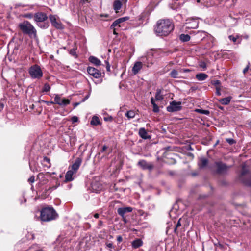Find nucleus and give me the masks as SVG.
<instances>
[{"label":"nucleus","mask_w":251,"mask_h":251,"mask_svg":"<svg viewBox=\"0 0 251 251\" xmlns=\"http://www.w3.org/2000/svg\"><path fill=\"white\" fill-rule=\"evenodd\" d=\"M199 66L203 70H205L207 68L206 63L204 61H200L199 62Z\"/></svg>","instance_id":"nucleus-36"},{"label":"nucleus","mask_w":251,"mask_h":251,"mask_svg":"<svg viewBox=\"0 0 251 251\" xmlns=\"http://www.w3.org/2000/svg\"><path fill=\"white\" fill-rule=\"evenodd\" d=\"M178 71L175 69H173L170 73V76L174 78H178Z\"/></svg>","instance_id":"nucleus-29"},{"label":"nucleus","mask_w":251,"mask_h":251,"mask_svg":"<svg viewBox=\"0 0 251 251\" xmlns=\"http://www.w3.org/2000/svg\"><path fill=\"white\" fill-rule=\"evenodd\" d=\"M163 99V96L161 94V90H157L155 95V99L157 100H162Z\"/></svg>","instance_id":"nucleus-32"},{"label":"nucleus","mask_w":251,"mask_h":251,"mask_svg":"<svg viewBox=\"0 0 251 251\" xmlns=\"http://www.w3.org/2000/svg\"><path fill=\"white\" fill-rule=\"evenodd\" d=\"M180 220H181V219H179L178 220V221H177L176 226H175V227L174 228V232L177 234H178V232H177V229L179 227H180L181 226V222H180Z\"/></svg>","instance_id":"nucleus-33"},{"label":"nucleus","mask_w":251,"mask_h":251,"mask_svg":"<svg viewBox=\"0 0 251 251\" xmlns=\"http://www.w3.org/2000/svg\"><path fill=\"white\" fill-rule=\"evenodd\" d=\"M239 179L245 185L251 187V173L245 164H242V170L239 176Z\"/></svg>","instance_id":"nucleus-4"},{"label":"nucleus","mask_w":251,"mask_h":251,"mask_svg":"<svg viewBox=\"0 0 251 251\" xmlns=\"http://www.w3.org/2000/svg\"><path fill=\"white\" fill-rule=\"evenodd\" d=\"M29 73L31 78L40 79L43 76V72L40 67L37 65H34L30 67Z\"/></svg>","instance_id":"nucleus-5"},{"label":"nucleus","mask_w":251,"mask_h":251,"mask_svg":"<svg viewBox=\"0 0 251 251\" xmlns=\"http://www.w3.org/2000/svg\"><path fill=\"white\" fill-rule=\"evenodd\" d=\"M88 73L95 78H100L102 76L101 72L98 69L93 67H88L87 68Z\"/></svg>","instance_id":"nucleus-8"},{"label":"nucleus","mask_w":251,"mask_h":251,"mask_svg":"<svg viewBox=\"0 0 251 251\" xmlns=\"http://www.w3.org/2000/svg\"><path fill=\"white\" fill-rule=\"evenodd\" d=\"M216 94L218 96H220L221 95V93L220 92L221 88L220 87L217 86L216 88Z\"/></svg>","instance_id":"nucleus-42"},{"label":"nucleus","mask_w":251,"mask_h":251,"mask_svg":"<svg viewBox=\"0 0 251 251\" xmlns=\"http://www.w3.org/2000/svg\"><path fill=\"white\" fill-rule=\"evenodd\" d=\"M125 115L129 119L133 118L135 116V112L133 110L127 111L125 113Z\"/></svg>","instance_id":"nucleus-27"},{"label":"nucleus","mask_w":251,"mask_h":251,"mask_svg":"<svg viewBox=\"0 0 251 251\" xmlns=\"http://www.w3.org/2000/svg\"><path fill=\"white\" fill-rule=\"evenodd\" d=\"M208 164V160L205 158H202L201 159L199 162V166L200 168H203L206 166Z\"/></svg>","instance_id":"nucleus-26"},{"label":"nucleus","mask_w":251,"mask_h":251,"mask_svg":"<svg viewBox=\"0 0 251 251\" xmlns=\"http://www.w3.org/2000/svg\"><path fill=\"white\" fill-rule=\"evenodd\" d=\"M106 68L107 71H110V65L108 62H107Z\"/></svg>","instance_id":"nucleus-50"},{"label":"nucleus","mask_w":251,"mask_h":251,"mask_svg":"<svg viewBox=\"0 0 251 251\" xmlns=\"http://www.w3.org/2000/svg\"><path fill=\"white\" fill-rule=\"evenodd\" d=\"M75 173L69 169L66 174L65 181L66 182L72 181L74 179L73 176Z\"/></svg>","instance_id":"nucleus-17"},{"label":"nucleus","mask_w":251,"mask_h":251,"mask_svg":"<svg viewBox=\"0 0 251 251\" xmlns=\"http://www.w3.org/2000/svg\"><path fill=\"white\" fill-rule=\"evenodd\" d=\"M89 61L97 66H100L101 64L100 61L98 58L93 56H91L89 58Z\"/></svg>","instance_id":"nucleus-19"},{"label":"nucleus","mask_w":251,"mask_h":251,"mask_svg":"<svg viewBox=\"0 0 251 251\" xmlns=\"http://www.w3.org/2000/svg\"><path fill=\"white\" fill-rule=\"evenodd\" d=\"M80 102H75L74 103V108H75L76 106L79 105L80 104Z\"/></svg>","instance_id":"nucleus-56"},{"label":"nucleus","mask_w":251,"mask_h":251,"mask_svg":"<svg viewBox=\"0 0 251 251\" xmlns=\"http://www.w3.org/2000/svg\"><path fill=\"white\" fill-rule=\"evenodd\" d=\"M216 172L219 174H225L226 173L230 166L226 165L222 161H217L215 163Z\"/></svg>","instance_id":"nucleus-6"},{"label":"nucleus","mask_w":251,"mask_h":251,"mask_svg":"<svg viewBox=\"0 0 251 251\" xmlns=\"http://www.w3.org/2000/svg\"><path fill=\"white\" fill-rule=\"evenodd\" d=\"M107 149V147L106 146L104 145L102 147V151H101L102 152H104L106 149Z\"/></svg>","instance_id":"nucleus-54"},{"label":"nucleus","mask_w":251,"mask_h":251,"mask_svg":"<svg viewBox=\"0 0 251 251\" xmlns=\"http://www.w3.org/2000/svg\"><path fill=\"white\" fill-rule=\"evenodd\" d=\"M58 215L51 206L43 207L40 211V219L42 222H50L57 218Z\"/></svg>","instance_id":"nucleus-2"},{"label":"nucleus","mask_w":251,"mask_h":251,"mask_svg":"<svg viewBox=\"0 0 251 251\" xmlns=\"http://www.w3.org/2000/svg\"><path fill=\"white\" fill-rule=\"evenodd\" d=\"M142 68V63L141 62H136L135 63L133 68L132 72L134 75L137 74Z\"/></svg>","instance_id":"nucleus-16"},{"label":"nucleus","mask_w":251,"mask_h":251,"mask_svg":"<svg viewBox=\"0 0 251 251\" xmlns=\"http://www.w3.org/2000/svg\"><path fill=\"white\" fill-rule=\"evenodd\" d=\"M48 19L47 15L43 12H37L34 15V20L37 23H41Z\"/></svg>","instance_id":"nucleus-10"},{"label":"nucleus","mask_w":251,"mask_h":251,"mask_svg":"<svg viewBox=\"0 0 251 251\" xmlns=\"http://www.w3.org/2000/svg\"><path fill=\"white\" fill-rule=\"evenodd\" d=\"M209 41H210V42H211V44H210V45L208 46V47H209V48H211V47H212L214 46V43L215 39H214V38L213 37L211 36V37H209Z\"/></svg>","instance_id":"nucleus-37"},{"label":"nucleus","mask_w":251,"mask_h":251,"mask_svg":"<svg viewBox=\"0 0 251 251\" xmlns=\"http://www.w3.org/2000/svg\"><path fill=\"white\" fill-rule=\"evenodd\" d=\"M94 217L95 218L97 219V218H98L99 217V214H98V213H95V214L94 215Z\"/></svg>","instance_id":"nucleus-60"},{"label":"nucleus","mask_w":251,"mask_h":251,"mask_svg":"<svg viewBox=\"0 0 251 251\" xmlns=\"http://www.w3.org/2000/svg\"><path fill=\"white\" fill-rule=\"evenodd\" d=\"M106 247L109 249H112L114 248L113 245L112 243H106Z\"/></svg>","instance_id":"nucleus-49"},{"label":"nucleus","mask_w":251,"mask_h":251,"mask_svg":"<svg viewBox=\"0 0 251 251\" xmlns=\"http://www.w3.org/2000/svg\"><path fill=\"white\" fill-rule=\"evenodd\" d=\"M100 124V122L99 118L97 116H93L91 121V124L92 125L97 126Z\"/></svg>","instance_id":"nucleus-24"},{"label":"nucleus","mask_w":251,"mask_h":251,"mask_svg":"<svg viewBox=\"0 0 251 251\" xmlns=\"http://www.w3.org/2000/svg\"><path fill=\"white\" fill-rule=\"evenodd\" d=\"M151 102L153 106V111L154 112H158L159 111V109L157 105L155 103V100L153 97L151 99Z\"/></svg>","instance_id":"nucleus-23"},{"label":"nucleus","mask_w":251,"mask_h":251,"mask_svg":"<svg viewBox=\"0 0 251 251\" xmlns=\"http://www.w3.org/2000/svg\"><path fill=\"white\" fill-rule=\"evenodd\" d=\"M19 27L24 34L28 35L30 38H37L36 30L28 21H25L20 23Z\"/></svg>","instance_id":"nucleus-3"},{"label":"nucleus","mask_w":251,"mask_h":251,"mask_svg":"<svg viewBox=\"0 0 251 251\" xmlns=\"http://www.w3.org/2000/svg\"><path fill=\"white\" fill-rule=\"evenodd\" d=\"M0 109H3L4 107V104L3 103H0Z\"/></svg>","instance_id":"nucleus-62"},{"label":"nucleus","mask_w":251,"mask_h":251,"mask_svg":"<svg viewBox=\"0 0 251 251\" xmlns=\"http://www.w3.org/2000/svg\"><path fill=\"white\" fill-rule=\"evenodd\" d=\"M96 184L95 183H92V189L94 190H95V191H97V190L95 188V186H96Z\"/></svg>","instance_id":"nucleus-55"},{"label":"nucleus","mask_w":251,"mask_h":251,"mask_svg":"<svg viewBox=\"0 0 251 251\" xmlns=\"http://www.w3.org/2000/svg\"><path fill=\"white\" fill-rule=\"evenodd\" d=\"M113 118L112 116H108L107 117H104V120L105 121H111L112 120Z\"/></svg>","instance_id":"nucleus-44"},{"label":"nucleus","mask_w":251,"mask_h":251,"mask_svg":"<svg viewBox=\"0 0 251 251\" xmlns=\"http://www.w3.org/2000/svg\"><path fill=\"white\" fill-rule=\"evenodd\" d=\"M117 240L119 242L122 241L123 238L121 236H118L117 238Z\"/></svg>","instance_id":"nucleus-51"},{"label":"nucleus","mask_w":251,"mask_h":251,"mask_svg":"<svg viewBox=\"0 0 251 251\" xmlns=\"http://www.w3.org/2000/svg\"><path fill=\"white\" fill-rule=\"evenodd\" d=\"M122 2H123L124 3H126L127 1V0H120Z\"/></svg>","instance_id":"nucleus-63"},{"label":"nucleus","mask_w":251,"mask_h":251,"mask_svg":"<svg viewBox=\"0 0 251 251\" xmlns=\"http://www.w3.org/2000/svg\"><path fill=\"white\" fill-rule=\"evenodd\" d=\"M179 39L182 42H187L190 40V36L188 34H181L179 36Z\"/></svg>","instance_id":"nucleus-25"},{"label":"nucleus","mask_w":251,"mask_h":251,"mask_svg":"<svg viewBox=\"0 0 251 251\" xmlns=\"http://www.w3.org/2000/svg\"><path fill=\"white\" fill-rule=\"evenodd\" d=\"M226 141L227 143H228L230 145H232L235 143L234 140L231 138H228L226 139Z\"/></svg>","instance_id":"nucleus-40"},{"label":"nucleus","mask_w":251,"mask_h":251,"mask_svg":"<svg viewBox=\"0 0 251 251\" xmlns=\"http://www.w3.org/2000/svg\"><path fill=\"white\" fill-rule=\"evenodd\" d=\"M35 181V177L34 176H31L29 179H28V181L30 183H33Z\"/></svg>","instance_id":"nucleus-43"},{"label":"nucleus","mask_w":251,"mask_h":251,"mask_svg":"<svg viewBox=\"0 0 251 251\" xmlns=\"http://www.w3.org/2000/svg\"><path fill=\"white\" fill-rule=\"evenodd\" d=\"M132 208L131 207H120L118 208L117 213L122 218H125V214L132 212Z\"/></svg>","instance_id":"nucleus-13"},{"label":"nucleus","mask_w":251,"mask_h":251,"mask_svg":"<svg viewBox=\"0 0 251 251\" xmlns=\"http://www.w3.org/2000/svg\"><path fill=\"white\" fill-rule=\"evenodd\" d=\"M181 102L172 101L170 105L167 107V110L170 112H176L180 111L181 109Z\"/></svg>","instance_id":"nucleus-7"},{"label":"nucleus","mask_w":251,"mask_h":251,"mask_svg":"<svg viewBox=\"0 0 251 251\" xmlns=\"http://www.w3.org/2000/svg\"><path fill=\"white\" fill-rule=\"evenodd\" d=\"M123 220L125 222V223H126L127 222V220H126V218L125 216V218H123Z\"/></svg>","instance_id":"nucleus-64"},{"label":"nucleus","mask_w":251,"mask_h":251,"mask_svg":"<svg viewBox=\"0 0 251 251\" xmlns=\"http://www.w3.org/2000/svg\"><path fill=\"white\" fill-rule=\"evenodd\" d=\"M82 162V159L80 158H77L75 162L73 164L71 167H69V169L72 170L75 173H76L77 171L79 169Z\"/></svg>","instance_id":"nucleus-12"},{"label":"nucleus","mask_w":251,"mask_h":251,"mask_svg":"<svg viewBox=\"0 0 251 251\" xmlns=\"http://www.w3.org/2000/svg\"><path fill=\"white\" fill-rule=\"evenodd\" d=\"M63 98H61V96L58 94H56L54 97V103L59 105L60 102Z\"/></svg>","instance_id":"nucleus-28"},{"label":"nucleus","mask_w":251,"mask_h":251,"mask_svg":"<svg viewBox=\"0 0 251 251\" xmlns=\"http://www.w3.org/2000/svg\"><path fill=\"white\" fill-rule=\"evenodd\" d=\"M208 77L207 75L204 73L197 74L196 75V78L199 81H203L205 80Z\"/></svg>","instance_id":"nucleus-20"},{"label":"nucleus","mask_w":251,"mask_h":251,"mask_svg":"<svg viewBox=\"0 0 251 251\" xmlns=\"http://www.w3.org/2000/svg\"><path fill=\"white\" fill-rule=\"evenodd\" d=\"M231 99L232 97L229 96L223 99H221L219 100V101L222 104L227 105L230 103Z\"/></svg>","instance_id":"nucleus-21"},{"label":"nucleus","mask_w":251,"mask_h":251,"mask_svg":"<svg viewBox=\"0 0 251 251\" xmlns=\"http://www.w3.org/2000/svg\"><path fill=\"white\" fill-rule=\"evenodd\" d=\"M50 87L49 84L46 83L44 84L43 89L42 90L43 92H48L50 91Z\"/></svg>","instance_id":"nucleus-34"},{"label":"nucleus","mask_w":251,"mask_h":251,"mask_svg":"<svg viewBox=\"0 0 251 251\" xmlns=\"http://www.w3.org/2000/svg\"><path fill=\"white\" fill-rule=\"evenodd\" d=\"M198 26V24L197 23H196L195 24V25H194L193 26H188L187 27L188 28H196Z\"/></svg>","instance_id":"nucleus-58"},{"label":"nucleus","mask_w":251,"mask_h":251,"mask_svg":"<svg viewBox=\"0 0 251 251\" xmlns=\"http://www.w3.org/2000/svg\"><path fill=\"white\" fill-rule=\"evenodd\" d=\"M49 19L51 25L56 29H62L63 28V25L62 23L59 21L57 20L55 15H50L49 16Z\"/></svg>","instance_id":"nucleus-9"},{"label":"nucleus","mask_w":251,"mask_h":251,"mask_svg":"<svg viewBox=\"0 0 251 251\" xmlns=\"http://www.w3.org/2000/svg\"><path fill=\"white\" fill-rule=\"evenodd\" d=\"M212 84L214 85L216 87L217 86H219V87H221L220 86V84H221V82L219 80H214L213 82H212Z\"/></svg>","instance_id":"nucleus-38"},{"label":"nucleus","mask_w":251,"mask_h":251,"mask_svg":"<svg viewBox=\"0 0 251 251\" xmlns=\"http://www.w3.org/2000/svg\"><path fill=\"white\" fill-rule=\"evenodd\" d=\"M89 97V95H87L85 98L82 100L81 102L85 101Z\"/></svg>","instance_id":"nucleus-53"},{"label":"nucleus","mask_w":251,"mask_h":251,"mask_svg":"<svg viewBox=\"0 0 251 251\" xmlns=\"http://www.w3.org/2000/svg\"><path fill=\"white\" fill-rule=\"evenodd\" d=\"M249 68V65H247L243 70V73L245 74L248 71Z\"/></svg>","instance_id":"nucleus-48"},{"label":"nucleus","mask_w":251,"mask_h":251,"mask_svg":"<svg viewBox=\"0 0 251 251\" xmlns=\"http://www.w3.org/2000/svg\"><path fill=\"white\" fill-rule=\"evenodd\" d=\"M174 29L173 22L169 19L159 20L154 26V32L157 36H167Z\"/></svg>","instance_id":"nucleus-1"},{"label":"nucleus","mask_w":251,"mask_h":251,"mask_svg":"<svg viewBox=\"0 0 251 251\" xmlns=\"http://www.w3.org/2000/svg\"><path fill=\"white\" fill-rule=\"evenodd\" d=\"M44 102L45 103H46L48 105H50L51 104H55L54 103V101H44Z\"/></svg>","instance_id":"nucleus-46"},{"label":"nucleus","mask_w":251,"mask_h":251,"mask_svg":"<svg viewBox=\"0 0 251 251\" xmlns=\"http://www.w3.org/2000/svg\"><path fill=\"white\" fill-rule=\"evenodd\" d=\"M112 29L113 30V34H115V35H117V33L116 32V29L115 28V27H114V28H112Z\"/></svg>","instance_id":"nucleus-61"},{"label":"nucleus","mask_w":251,"mask_h":251,"mask_svg":"<svg viewBox=\"0 0 251 251\" xmlns=\"http://www.w3.org/2000/svg\"><path fill=\"white\" fill-rule=\"evenodd\" d=\"M25 17L26 18H31L32 17V15L31 14H28L26 15Z\"/></svg>","instance_id":"nucleus-57"},{"label":"nucleus","mask_w":251,"mask_h":251,"mask_svg":"<svg viewBox=\"0 0 251 251\" xmlns=\"http://www.w3.org/2000/svg\"><path fill=\"white\" fill-rule=\"evenodd\" d=\"M138 165L144 170L148 169L151 170L153 168V165L151 164H149L145 160H141L138 162Z\"/></svg>","instance_id":"nucleus-11"},{"label":"nucleus","mask_w":251,"mask_h":251,"mask_svg":"<svg viewBox=\"0 0 251 251\" xmlns=\"http://www.w3.org/2000/svg\"><path fill=\"white\" fill-rule=\"evenodd\" d=\"M195 111L198 113L205 115H208L209 114V111L206 110L197 109Z\"/></svg>","instance_id":"nucleus-35"},{"label":"nucleus","mask_w":251,"mask_h":251,"mask_svg":"<svg viewBox=\"0 0 251 251\" xmlns=\"http://www.w3.org/2000/svg\"><path fill=\"white\" fill-rule=\"evenodd\" d=\"M113 9L116 13L119 12V10L121 8L122 4L120 0H115L113 2Z\"/></svg>","instance_id":"nucleus-18"},{"label":"nucleus","mask_w":251,"mask_h":251,"mask_svg":"<svg viewBox=\"0 0 251 251\" xmlns=\"http://www.w3.org/2000/svg\"><path fill=\"white\" fill-rule=\"evenodd\" d=\"M72 121L73 123L77 122L78 121V118L76 116H74L72 118Z\"/></svg>","instance_id":"nucleus-45"},{"label":"nucleus","mask_w":251,"mask_h":251,"mask_svg":"<svg viewBox=\"0 0 251 251\" xmlns=\"http://www.w3.org/2000/svg\"><path fill=\"white\" fill-rule=\"evenodd\" d=\"M38 25L40 27L43 28H47L49 26V25L48 23L44 24L43 25H41V24L40 23V24H38Z\"/></svg>","instance_id":"nucleus-39"},{"label":"nucleus","mask_w":251,"mask_h":251,"mask_svg":"<svg viewBox=\"0 0 251 251\" xmlns=\"http://www.w3.org/2000/svg\"><path fill=\"white\" fill-rule=\"evenodd\" d=\"M143 242L141 239H136L132 242V245L134 248H138L142 245Z\"/></svg>","instance_id":"nucleus-22"},{"label":"nucleus","mask_w":251,"mask_h":251,"mask_svg":"<svg viewBox=\"0 0 251 251\" xmlns=\"http://www.w3.org/2000/svg\"><path fill=\"white\" fill-rule=\"evenodd\" d=\"M129 19L128 17H124L122 18H119L117 20H116L111 25L110 28H114L115 26L119 25L120 23H122L125 21H126Z\"/></svg>","instance_id":"nucleus-14"},{"label":"nucleus","mask_w":251,"mask_h":251,"mask_svg":"<svg viewBox=\"0 0 251 251\" xmlns=\"http://www.w3.org/2000/svg\"><path fill=\"white\" fill-rule=\"evenodd\" d=\"M102 225H103V222H102V221H100H100H99V223H98V225H99V226H102Z\"/></svg>","instance_id":"nucleus-59"},{"label":"nucleus","mask_w":251,"mask_h":251,"mask_svg":"<svg viewBox=\"0 0 251 251\" xmlns=\"http://www.w3.org/2000/svg\"><path fill=\"white\" fill-rule=\"evenodd\" d=\"M230 40L232 41L234 43H239L240 40H238L239 39V36L236 35V37L234 36L233 35H230L228 37Z\"/></svg>","instance_id":"nucleus-31"},{"label":"nucleus","mask_w":251,"mask_h":251,"mask_svg":"<svg viewBox=\"0 0 251 251\" xmlns=\"http://www.w3.org/2000/svg\"><path fill=\"white\" fill-rule=\"evenodd\" d=\"M70 54L74 56L77 57L76 52H75V50L74 49H71L70 50Z\"/></svg>","instance_id":"nucleus-41"},{"label":"nucleus","mask_w":251,"mask_h":251,"mask_svg":"<svg viewBox=\"0 0 251 251\" xmlns=\"http://www.w3.org/2000/svg\"><path fill=\"white\" fill-rule=\"evenodd\" d=\"M139 136L144 139H148L151 138V136L148 135L145 128H140L139 130Z\"/></svg>","instance_id":"nucleus-15"},{"label":"nucleus","mask_w":251,"mask_h":251,"mask_svg":"<svg viewBox=\"0 0 251 251\" xmlns=\"http://www.w3.org/2000/svg\"><path fill=\"white\" fill-rule=\"evenodd\" d=\"M44 161H46V162H47L48 163H50V159L49 158L47 157H45L44 158Z\"/></svg>","instance_id":"nucleus-52"},{"label":"nucleus","mask_w":251,"mask_h":251,"mask_svg":"<svg viewBox=\"0 0 251 251\" xmlns=\"http://www.w3.org/2000/svg\"><path fill=\"white\" fill-rule=\"evenodd\" d=\"M70 103V100L64 98L62 99L61 102H60V104H59V105L61 106H64L68 104H69Z\"/></svg>","instance_id":"nucleus-30"},{"label":"nucleus","mask_w":251,"mask_h":251,"mask_svg":"<svg viewBox=\"0 0 251 251\" xmlns=\"http://www.w3.org/2000/svg\"><path fill=\"white\" fill-rule=\"evenodd\" d=\"M179 71L180 72L187 73V72H189L190 71V70L188 69H180Z\"/></svg>","instance_id":"nucleus-47"}]
</instances>
